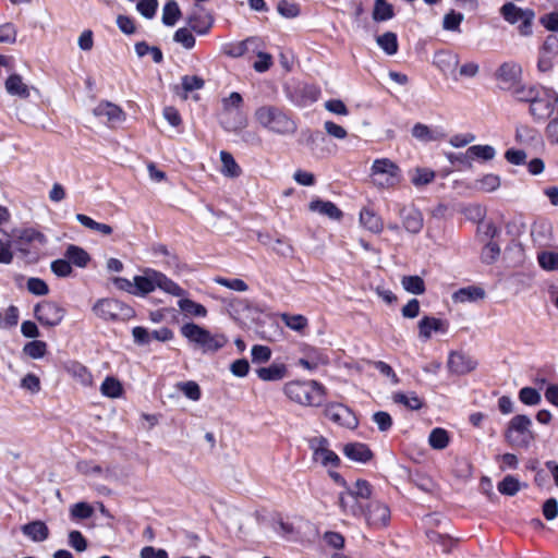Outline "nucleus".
Wrapping results in <instances>:
<instances>
[{"label": "nucleus", "mask_w": 558, "mask_h": 558, "mask_svg": "<svg viewBox=\"0 0 558 558\" xmlns=\"http://www.w3.org/2000/svg\"><path fill=\"white\" fill-rule=\"evenodd\" d=\"M510 92L518 100L527 101L530 105L539 94L535 86L524 85L522 81Z\"/></svg>", "instance_id": "obj_44"}, {"label": "nucleus", "mask_w": 558, "mask_h": 558, "mask_svg": "<svg viewBox=\"0 0 558 558\" xmlns=\"http://www.w3.org/2000/svg\"><path fill=\"white\" fill-rule=\"evenodd\" d=\"M219 156L221 160V173L228 178L240 177L242 170L238 162L235 161V159L233 158V156L226 150H221Z\"/></svg>", "instance_id": "obj_37"}, {"label": "nucleus", "mask_w": 558, "mask_h": 558, "mask_svg": "<svg viewBox=\"0 0 558 558\" xmlns=\"http://www.w3.org/2000/svg\"><path fill=\"white\" fill-rule=\"evenodd\" d=\"M76 469L81 474L92 478L108 480L110 477L108 469H102L99 464L89 461H80L76 464Z\"/></svg>", "instance_id": "obj_34"}, {"label": "nucleus", "mask_w": 558, "mask_h": 558, "mask_svg": "<svg viewBox=\"0 0 558 558\" xmlns=\"http://www.w3.org/2000/svg\"><path fill=\"white\" fill-rule=\"evenodd\" d=\"M401 216L403 219V227L407 231L411 233H417L421 231L423 227V217L418 210L414 208L403 209L401 211Z\"/></svg>", "instance_id": "obj_33"}, {"label": "nucleus", "mask_w": 558, "mask_h": 558, "mask_svg": "<svg viewBox=\"0 0 558 558\" xmlns=\"http://www.w3.org/2000/svg\"><path fill=\"white\" fill-rule=\"evenodd\" d=\"M20 387L32 395H36L41 389V383L37 375L28 373L21 379Z\"/></svg>", "instance_id": "obj_60"}, {"label": "nucleus", "mask_w": 558, "mask_h": 558, "mask_svg": "<svg viewBox=\"0 0 558 558\" xmlns=\"http://www.w3.org/2000/svg\"><path fill=\"white\" fill-rule=\"evenodd\" d=\"M24 536L34 543H43L49 537V527L44 521L35 520L21 526Z\"/></svg>", "instance_id": "obj_20"}, {"label": "nucleus", "mask_w": 558, "mask_h": 558, "mask_svg": "<svg viewBox=\"0 0 558 558\" xmlns=\"http://www.w3.org/2000/svg\"><path fill=\"white\" fill-rule=\"evenodd\" d=\"M531 236L535 244L545 246L553 239V226L546 220H537L532 226Z\"/></svg>", "instance_id": "obj_24"}, {"label": "nucleus", "mask_w": 558, "mask_h": 558, "mask_svg": "<svg viewBox=\"0 0 558 558\" xmlns=\"http://www.w3.org/2000/svg\"><path fill=\"white\" fill-rule=\"evenodd\" d=\"M92 311L94 315L102 320H129L135 316L134 310L117 299H99Z\"/></svg>", "instance_id": "obj_8"}, {"label": "nucleus", "mask_w": 558, "mask_h": 558, "mask_svg": "<svg viewBox=\"0 0 558 558\" xmlns=\"http://www.w3.org/2000/svg\"><path fill=\"white\" fill-rule=\"evenodd\" d=\"M180 16L181 11L178 3L174 0L168 1L162 10V23L167 26H173Z\"/></svg>", "instance_id": "obj_49"}, {"label": "nucleus", "mask_w": 558, "mask_h": 558, "mask_svg": "<svg viewBox=\"0 0 558 558\" xmlns=\"http://www.w3.org/2000/svg\"><path fill=\"white\" fill-rule=\"evenodd\" d=\"M391 398L395 403L403 404L410 410H420L423 407V401L415 392H395Z\"/></svg>", "instance_id": "obj_41"}, {"label": "nucleus", "mask_w": 558, "mask_h": 558, "mask_svg": "<svg viewBox=\"0 0 558 558\" xmlns=\"http://www.w3.org/2000/svg\"><path fill=\"white\" fill-rule=\"evenodd\" d=\"M360 222L364 228L373 233H380L384 229L381 218L369 209H363L360 213Z\"/></svg>", "instance_id": "obj_35"}, {"label": "nucleus", "mask_w": 558, "mask_h": 558, "mask_svg": "<svg viewBox=\"0 0 558 558\" xmlns=\"http://www.w3.org/2000/svg\"><path fill=\"white\" fill-rule=\"evenodd\" d=\"M283 395L302 407H319L323 403L325 388L316 380H291L283 385Z\"/></svg>", "instance_id": "obj_4"}, {"label": "nucleus", "mask_w": 558, "mask_h": 558, "mask_svg": "<svg viewBox=\"0 0 558 558\" xmlns=\"http://www.w3.org/2000/svg\"><path fill=\"white\" fill-rule=\"evenodd\" d=\"M68 374L81 386L92 387L94 385V377L90 371L78 362H73L66 367Z\"/></svg>", "instance_id": "obj_25"}, {"label": "nucleus", "mask_w": 558, "mask_h": 558, "mask_svg": "<svg viewBox=\"0 0 558 558\" xmlns=\"http://www.w3.org/2000/svg\"><path fill=\"white\" fill-rule=\"evenodd\" d=\"M365 517L369 525L374 527H384L390 519V511L386 505L373 501L368 505V510Z\"/></svg>", "instance_id": "obj_19"}, {"label": "nucleus", "mask_w": 558, "mask_h": 558, "mask_svg": "<svg viewBox=\"0 0 558 558\" xmlns=\"http://www.w3.org/2000/svg\"><path fill=\"white\" fill-rule=\"evenodd\" d=\"M93 114L110 128L122 124L126 119L125 112L121 107L110 101H100L93 109Z\"/></svg>", "instance_id": "obj_13"}, {"label": "nucleus", "mask_w": 558, "mask_h": 558, "mask_svg": "<svg viewBox=\"0 0 558 558\" xmlns=\"http://www.w3.org/2000/svg\"><path fill=\"white\" fill-rule=\"evenodd\" d=\"M277 11L286 19H294L300 14L299 5L288 0H280L277 5Z\"/></svg>", "instance_id": "obj_64"}, {"label": "nucleus", "mask_w": 558, "mask_h": 558, "mask_svg": "<svg viewBox=\"0 0 558 558\" xmlns=\"http://www.w3.org/2000/svg\"><path fill=\"white\" fill-rule=\"evenodd\" d=\"M525 484H522L518 478L512 475H507L501 482L498 483V490L506 496H514Z\"/></svg>", "instance_id": "obj_47"}, {"label": "nucleus", "mask_w": 558, "mask_h": 558, "mask_svg": "<svg viewBox=\"0 0 558 558\" xmlns=\"http://www.w3.org/2000/svg\"><path fill=\"white\" fill-rule=\"evenodd\" d=\"M434 178V171L426 168H416L411 181L415 186H422L430 183Z\"/></svg>", "instance_id": "obj_63"}, {"label": "nucleus", "mask_w": 558, "mask_h": 558, "mask_svg": "<svg viewBox=\"0 0 558 558\" xmlns=\"http://www.w3.org/2000/svg\"><path fill=\"white\" fill-rule=\"evenodd\" d=\"M556 110L555 98L549 95H537L530 105V114L535 121H545L550 118Z\"/></svg>", "instance_id": "obj_15"}, {"label": "nucleus", "mask_w": 558, "mask_h": 558, "mask_svg": "<svg viewBox=\"0 0 558 558\" xmlns=\"http://www.w3.org/2000/svg\"><path fill=\"white\" fill-rule=\"evenodd\" d=\"M343 454L354 461L360 463H366L372 460L373 452L368 448L367 445L362 442H350L344 445Z\"/></svg>", "instance_id": "obj_22"}, {"label": "nucleus", "mask_w": 558, "mask_h": 558, "mask_svg": "<svg viewBox=\"0 0 558 558\" xmlns=\"http://www.w3.org/2000/svg\"><path fill=\"white\" fill-rule=\"evenodd\" d=\"M378 46L387 53L395 54L398 51V40L397 35L392 32H387L376 39Z\"/></svg>", "instance_id": "obj_50"}, {"label": "nucleus", "mask_w": 558, "mask_h": 558, "mask_svg": "<svg viewBox=\"0 0 558 558\" xmlns=\"http://www.w3.org/2000/svg\"><path fill=\"white\" fill-rule=\"evenodd\" d=\"M531 10H523L518 8L515 4L508 2L504 4L500 9V13L504 19L510 24H515L522 21V19L527 15Z\"/></svg>", "instance_id": "obj_38"}, {"label": "nucleus", "mask_w": 558, "mask_h": 558, "mask_svg": "<svg viewBox=\"0 0 558 558\" xmlns=\"http://www.w3.org/2000/svg\"><path fill=\"white\" fill-rule=\"evenodd\" d=\"M19 308L10 305L4 311L0 312V329H10L17 325Z\"/></svg>", "instance_id": "obj_51"}, {"label": "nucleus", "mask_w": 558, "mask_h": 558, "mask_svg": "<svg viewBox=\"0 0 558 558\" xmlns=\"http://www.w3.org/2000/svg\"><path fill=\"white\" fill-rule=\"evenodd\" d=\"M496 155L495 148L490 145H474L466 149L463 154V160H466V166H472V160L475 158L482 160H492Z\"/></svg>", "instance_id": "obj_31"}, {"label": "nucleus", "mask_w": 558, "mask_h": 558, "mask_svg": "<svg viewBox=\"0 0 558 558\" xmlns=\"http://www.w3.org/2000/svg\"><path fill=\"white\" fill-rule=\"evenodd\" d=\"M135 52L136 54L142 58L145 56H150L154 60V62L159 63L162 61V52L158 47L155 46H148L146 43H137L135 45Z\"/></svg>", "instance_id": "obj_54"}, {"label": "nucleus", "mask_w": 558, "mask_h": 558, "mask_svg": "<svg viewBox=\"0 0 558 558\" xmlns=\"http://www.w3.org/2000/svg\"><path fill=\"white\" fill-rule=\"evenodd\" d=\"M464 16L461 13H457L453 10L445 14L442 19V28L450 32H460V25L463 22Z\"/></svg>", "instance_id": "obj_57"}, {"label": "nucleus", "mask_w": 558, "mask_h": 558, "mask_svg": "<svg viewBox=\"0 0 558 558\" xmlns=\"http://www.w3.org/2000/svg\"><path fill=\"white\" fill-rule=\"evenodd\" d=\"M308 208L313 213L326 216L332 220H340L342 211L329 201L314 199L310 203Z\"/></svg>", "instance_id": "obj_26"}, {"label": "nucleus", "mask_w": 558, "mask_h": 558, "mask_svg": "<svg viewBox=\"0 0 558 558\" xmlns=\"http://www.w3.org/2000/svg\"><path fill=\"white\" fill-rule=\"evenodd\" d=\"M180 333L186 341L203 354H215L226 347L228 338L223 333H214L209 329L189 322L181 326Z\"/></svg>", "instance_id": "obj_3"}, {"label": "nucleus", "mask_w": 558, "mask_h": 558, "mask_svg": "<svg viewBox=\"0 0 558 558\" xmlns=\"http://www.w3.org/2000/svg\"><path fill=\"white\" fill-rule=\"evenodd\" d=\"M271 251L279 257L293 258L295 254V247L290 240L281 236L274 240L270 245Z\"/></svg>", "instance_id": "obj_39"}, {"label": "nucleus", "mask_w": 558, "mask_h": 558, "mask_svg": "<svg viewBox=\"0 0 558 558\" xmlns=\"http://www.w3.org/2000/svg\"><path fill=\"white\" fill-rule=\"evenodd\" d=\"M75 219L85 228L96 231L102 235H110L113 231L111 226L97 222L93 218L84 214H77L75 216Z\"/></svg>", "instance_id": "obj_42"}, {"label": "nucleus", "mask_w": 558, "mask_h": 558, "mask_svg": "<svg viewBox=\"0 0 558 558\" xmlns=\"http://www.w3.org/2000/svg\"><path fill=\"white\" fill-rule=\"evenodd\" d=\"M65 311L59 304L52 301H43L38 303L34 308V315L36 319L43 325L53 327L59 325Z\"/></svg>", "instance_id": "obj_11"}, {"label": "nucleus", "mask_w": 558, "mask_h": 558, "mask_svg": "<svg viewBox=\"0 0 558 558\" xmlns=\"http://www.w3.org/2000/svg\"><path fill=\"white\" fill-rule=\"evenodd\" d=\"M183 296H179L178 306L184 316L191 318H205L207 316L208 311L203 304Z\"/></svg>", "instance_id": "obj_27"}, {"label": "nucleus", "mask_w": 558, "mask_h": 558, "mask_svg": "<svg viewBox=\"0 0 558 558\" xmlns=\"http://www.w3.org/2000/svg\"><path fill=\"white\" fill-rule=\"evenodd\" d=\"M100 393L110 399H118L123 396L124 388L118 378L107 376L100 385Z\"/></svg>", "instance_id": "obj_32"}, {"label": "nucleus", "mask_w": 558, "mask_h": 558, "mask_svg": "<svg viewBox=\"0 0 558 558\" xmlns=\"http://www.w3.org/2000/svg\"><path fill=\"white\" fill-rule=\"evenodd\" d=\"M64 256L68 258L70 264L73 263L80 268L86 267L90 260L89 254L84 248L74 244H70L66 247Z\"/></svg>", "instance_id": "obj_36"}, {"label": "nucleus", "mask_w": 558, "mask_h": 558, "mask_svg": "<svg viewBox=\"0 0 558 558\" xmlns=\"http://www.w3.org/2000/svg\"><path fill=\"white\" fill-rule=\"evenodd\" d=\"M339 507L345 515L360 517L363 514L362 500L347 488L339 495Z\"/></svg>", "instance_id": "obj_21"}, {"label": "nucleus", "mask_w": 558, "mask_h": 558, "mask_svg": "<svg viewBox=\"0 0 558 558\" xmlns=\"http://www.w3.org/2000/svg\"><path fill=\"white\" fill-rule=\"evenodd\" d=\"M531 426L532 421L529 416L523 414L513 416L505 432L506 440L513 447L527 448L534 440Z\"/></svg>", "instance_id": "obj_9"}, {"label": "nucleus", "mask_w": 558, "mask_h": 558, "mask_svg": "<svg viewBox=\"0 0 558 558\" xmlns=\"http://www.w3.org/2000/svg\"><path fill=\"white\" fill-rule=\"evenodd\" d=\"M254 41H255L254 38H247L243 41L230 44L225 47L223 51L226 54H228L230 57L238 58V57L243 56L247 51L248 45L253 44Z\"/></svg>", "instance_id": "obj_61"}, {"label": "nucleus", "mask_w": 558, "mask_h": 558, "mask_svg": "<svg viewBox=\"0 0 558 558\" xmlns=\"http://www.w3.org/2000/svg\"><path fill=\"white\" fill-rule=\"evenodd\" d=\"M280 318L288 328L298 332H303L308 326L307 318L301 314L284 313L281 314Z\"/></svg>", "instance_id": "obj_43"}, {"label": "nucleus", "mask_w": 558, "mask_h": 558, "mask_svg": "<svg viewBox=\"0 0 558 558\" xmlns=\"http://www.w3.org/2000/svg\"><path fill=\"white\" fill-rule=\"evenodd\" d=\"M539 135L537 131L527 125H520L515 131V138L519 143L524 145L533 144L538 140Z\"/></svg>", "instance_id": "obj_53"}, {"label": "nucleus", "mask_w": 558, "mask_h": 558, "mask_svg": "<svg viewBox=\"0 0 558 558\" xmlns=\"http://www.w3.org/2000/svg\"><path fill=\"white\" fill-rule=\"evenodd\" d=\"M393 16L392 7L384 0L375 2L373 19L375 21H387Z\"/></svg>", "instance_id": "obj_59"}, {"label": "nucleus", "mask_w": 558, "mask_h": 558, "mask_svg": "<svg viewBox=\"0 0 558 558\" xmlns=\"http://www.w3.org/2000/svg\"><path fill=\"white\" fill-rule=\"evenodd\" d=\"M259 379L264 381H278L287 377L288 368L283 363H272L256 371Z\"/></svg>", "instance_id": "obj_29"}, {"label": "nucleus", "mask_w": 558, "mask_h": 558, "mask_svg": "<svg viewBox=\"0 0 558 558\" xmlns=\"http://www.w3.org/2000/svg\"><path fill=\"white\" fill-rule=\"evenodd\" d=\"M7 93L13 97L26 99L31 95V87L24 83L19 74H11L4 82Z\"/></svg>", "instance_id": "obj_23"}, {"label": "nucleus", "mask_w": 558, "mask_h": 558, "mask_svg": "<svg viewBox=\"0 0 558 558\" xmlns=\"http://www.w3.org/2000/svg\"><path fill=\"white\" fill-rule=\"evenodd\" d=\"M373 423L377 426L378 430L385 433L392 426V417L386 411H377L372 415Z\"/></svg>", "instance_id": "obj_62"}, {"label": "nucleus", "mask_w": 558, "mask_h": 558, "mask_svg": "<svg viewBox=\"0 0 558 558\" xmlns=\"http://www.w3.org/2000/svg\"><path fill=\"white\" fill-rule=\"evenodd\" d=\"M112 283L118 290L137 298H145L156 289H160L173 296H182L186 294L185 290L172 279L168 278L165 274L148 267L142 269L141 272L135 275L132 279L114 277L112 279Z\"/></svg>", "instance_id": "obj_1"}, {"label": "nucleus", "mask_w": 558, "mask_h": 558, "mask_svg": "<svg viewBox=\"0 0 558 558\" xmlns=\"http://www.w3.org/2000/svg\"><path fill=\"white\" fill-rule=\"evenodd\" d=\"M417 329L418 338L422 341H428L434 333H446L448 330V323L440 318L425 315L420 319Z\"/></svg>", "instance_id": "obj_16"}, {"label": "nucleus", "mask_w": 558, "mask_h": 558, "mask_svg": "<svg viewBox=\"0 0 558 558\" xmlns=\"http://www.w3.org/2000/svg\"><path fill=\"white\" fill-rule=\"evenodd\" d=\"M433 62L442 73L449 74L459 65V57L451 51L442 50L435 53Z\"/></svg>", "instance_id": "obj_28"}, {"label": "nucleus", "mask_w": 558, "mask_h": 558, "mask_svg": "<svg viewBox=\"0 0 558 558\" xmlns=\"http://www.w3.org/2000/svg\"><path fill=\"white\" fill-rule=\"evenodd\" d=\"M494 76L500 89L510 92L522 81V68L514 61H507L498 66Z\"/></svg>", "instance_id": "obj_10"}, {"label": "nucleus", "mask_w": 558, "mask_h": 558, "mask_svg": "<svg viewBox=\"0 0 558 558\" xmlns=\"http://www.w3.org/2000/svg\"><path fill=\"white\" fill-rule=\"evenodd\" d=\"M220 124L229 132H239L247 126V118L242 111L243 98L232 92L221 99Z\"/></svg>", "instance_id": "obj_5"}, {"label": "nucleus", "mask_w": 558, "mask_h": 558, "mask_svg": "<svg viewBox=\"0 0 558 558\" xmlns=\"http://www.w3.org/2000/svg\"><path fill=\"white\" fill-rule=\"evenodd\" d=\"M327 418L349 429H354L359 422L354 413L340 403H330L324 411Z\"/></svg>", "instance_id": "obj_14"}, {"label": "nucleus", "mask_w": 558, "mask_h": 558, "mask_svg": "<svg viewBox=\"0 0 558 558\" xmlns=\"http://www.w3.org/2000/svg\"><path fill=\"white\" fill-rule=\"evenodd\" d=\"M500 183L501 181L499 175L488 173L478 179L475 182V186L482 192L490 193L499 189Z\"/></svg>", "instance_id": "obj_52"}, {"label": "nucleus", "mask_w": 558, "mask_h": 558, "mask_svg": "<svg viewBox=\"0 0 558 558\" xmlns=\"http://www.w3.org/2000/svg\"><path fill=\"white\" fill-rule=\"evenodd\" d=\"M450 442L449 433L441 427L434 428L428 436V445L435 450H442Z\"/></svg>", "instance_id": "obj_40"}, {"label": "nucleus", "mask_w": 558, "mask_h": 558, "mask_svg": "<svg viewBox=\"0 0 558 558\" xmlns=\"http://www.w3.org/2000/svg\"><path fill=\"white\" fill-rule=\"evenodd\" d=\"M371 178L378 189H392L401 182V170L391 159L378 158L372 163Z\"/></svg>", "instance_id": "obj_7"}, {"label": "nucleus", "mask_w": 558, "mask_h": 558, "mask_svg": "<svg viewBox=\"0 0 558 558\" xmlns=\"http://www.w3.org/2000/svg\"><path fill=\"white\" fill-rule=\"evenodd\" d=\"M191 28L197 34H207L214 24L211 14L203 7L196 4L187 19Z\"/></svg>", "instance_id": "obj_18"}, {"label": "nucleus", "mask_w": 558, "mask_h": 558, "mask_svg": "<svg viewBox=\"0 0 558 558\" xmlns=\"http://www.w3.org/2000/svg\"><path fill=\"white\" fill-rule=\"evenodd\" d=\"M23 353L33 360H39L47 353V343L41 340L29 341L23 347Z\"/></svg>", "instance_id": "obj_48"}, {"label": "nucleus", "mask_w": 558, "mask_h": 558, "mask_svg": "<svg viewBox=\"0 0 558 558\" xmlns=\"http://www.w3.org/2000/svg\"><path fill=\"white\" fill-rule=\"evenodd\" d=\"M255 123L266 132L281 136H293L298 130L296 121L289 112L274 105H262L254 110Z\"/></svg>", "instance_id": "obj_2"}, {"label": "nucleus", "mask_w": 558, "mask_h": 558, "mask_svg": "<svg viewBox=\"0 0 558 558\" xmlns=\"http://www.w3.org/2000/svg\"><path fill=\"white\" fill-rule=\"evenodd\" d=\"M539 266L546 271L558 270V251H542L537 254Z\"/></svg>", "instance_id": "obj_45"}, {"label": "nucleus", "mask_w": 558, "mask_h": 558, "mask_svg": "<svg viewBox=\"0 0 558 558\" xmlns=\"http://www.w3.org/2000/svg\"><path fill=\"white\" fill-rule=\"evenodd\" d=\"M184 94L182 98L187 99V93L203 88L204 80L197 75H185L181 80Z\"/></svg>", "instance_id": "obj_58"}, {"label": "nucleus", "mask_w": 558, "mask_h": 558, "mask_svg": "<svg viewBox=\"0 0 558 558\" xmlns=\"http://www.w3.org/2000/svg\"><path fill=\"white\" fill-rule=\"evenodd\" d=\"M477 362L463 352H451L448 356L447 367L449 372L457 375H464L474 371Z\"/></svg>", "instance_id": "obj_17"}, {"label": "nucleus", "mask_w": 558, "mask_h": 558, "mask_svg": "<svg viewBox=\"0 0 558 558\" xmlns=\"http://www.w3.org/2000/svg\"><path fill=\"white\" fill-rule=\"evenodd\" d=\"M485 298V291L481 287L469 286L459 289L452 294V301L454 303H472L481 301Z\"/></svg>", "instance_id": "obj_30"}, {"label": "nucleus", "mask_w": 558, "mask_h": 558, "mask_svg": "<svg viewBox=\"0 0 558 558\" xmlns=\"http://www.w3.org/2000/svg\"><path fill=\"white\" fill-rule=\"evenodd\" d=\"M402 288L412 294H423L425 292L424 280L420 276H403L401 278Z\"/></svg>", "instance_id": "obj_46"}, {"label": "nucleus", "mask_w": 558, "mask_h": 558, "mask_svg": "<svg viewBox=\"0 0 558 558\" xmlns=\"http://www.w3.org/2000/svg\"><path fill=\"white\" fill-rule=\"evenodd\" d=\"M315 462L326 468H336L339 464L338 456L329 448V442L324 437H314L310 440Z\"/></svg>", "instance_id": "obj_12"}, {"label": "nucleus", "mask_w": 558, "mask_h": 558, "mask_svg": "<svg viewBox=\"0 0 558 558\" xmlns=\"http://www.w3.org/2000/svg\"><path fill=\"white\" fill-rule=\"evenodd\" d=\"M13 235L20 255L34 260L38 259L39 248L48 243L47 236L33 227L15 229Z\"/></svg>", "instance_id": "obj_6"}, {"label": "nucleus", "mask_w": 558, "mask_h": 558, "mask_svg": "<svg viewBox=\"0 0 558 558\" xmlns=\"http://www.w3.org/2000/svg\"><path fill=\"white\" fill-rule=\"evenodd\" d=\"M177 388L192 401H198L201 399V388L198 384L193 380L178 383Z\"/></svg>", "instance_id": "obj_55"}, {"label": "nucleus", "mask_w": 558, "mask_h": 558, "mask_svg": "<svg viewBox=\"0 0 558 558\" xmlns=\"http://www.w3.org/2000/svg\"><path fill=\"white\" fill-rule=\"evenodd\" d=\"M94 514V508L85 502H76L70 508V515L72 519L85 520L89 519Z\"/></svg>", "instance_id": "obj_56"}]
</instances>
